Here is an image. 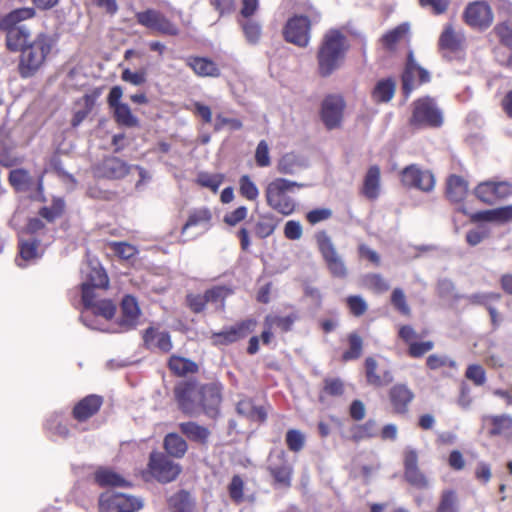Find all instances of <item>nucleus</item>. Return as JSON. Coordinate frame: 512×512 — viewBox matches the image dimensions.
I'll list each match as a JSON object with an SVG mask.
<instances>
[{
	"label": "nucleus",
	"mask_w": 512,
	"mask_h": 512,
	"mask_svg": "<svg viewBox=\"0 0 512 512\" xmlns=\"http://www.w3.org/2000/svg\"><path fill=\"white\" fill-rule=\"evenodd\" d=\"M395 93V83L391 79L380 80L372 93L376 102H388Z\"/></svg>",
	"instance_id": "e433bc0d"
},
{
	"label": "nucleus",
	"mask_w": 512,
	"mask_h": 512,
	"mask_svg": "<svg viewBox=\"0 0 512 512\" xmlns=\"http://www.w3.org/2000/svg\"><path fill=\"white\" fill-rule=\"evenodd\" d=\"M149 469L152 476L163 483L175 480L181 472L178 464L174 463L164 454L157 452L150 455Z\"/></svg>",
	"instance_id": "f8f14e48"
},
{
	"label": "nucleus",
	"mask_w": 512,
	"mask_h": 512,
	"mask_svg": "<svg viewBox=\"0 0 512 512\" xmlns=\"http://www.w3.org/2000/svg\"><path fill=\"white\" fill-rule=\"evenodd\" d=\"M222 385L213 382L198 388L193 383H182L175 387V396L181 410L194 415L202 408L206 414L215 415L222 401Z\"/></svg>",
	"instance_id": "f257e3e1"
},
{
	"label": "nucleus",
	"mask_w": 512,
	"mask_h": 512,
	"mask_svg": "<svg viewBox=\"0 0 512 512\" xmlns=\"http://www.w3.org/2000/svg\"><path fill=\"white\" fill-rule=\"evenodd\" d=\"M347 49V39L340 31L336 29L327 31L323 35L317 52L319 74L327 77L339 69Z\"/></svg>",
	"instance_id": "f03ea898"
},
{
	"label": "nucleus",
	"mask_w": 512,
	"mask_h": 512,
	"mask_svg": "<svg viewBox=\"0 0 512 512\" xmlns=\"http://www.w3.org/2000/svg\"><path fill=\"white\" fill-rule=\"evenodd\" d=\"M367 381L371 385L382 386L381 376L376 374L377 362L375 359L368 357L365 361Z\"/></svg>",
	"instance_id": "69168bd1"
},
{
	"label": "nucleus",
	"mask_w": 512,
	"mask_h": 512,
	"mask_svg": "<svg viewBox=\"0 0 512 512\" xmlns=\"http://www.w3.org/2000/svg\"><path fill=\"white\" fill-rule=\"evenodd\" d=\"M276 228V224L272 216H262L256 224L255 233L260 238L270 236Z\"/></svg>",
	"instance_id": "603ef678"
},
{
	"label": "nucleus",
	"mask_w": 512,
	"mask_h": 512,
	"mask_svg": "<svg viewBox=\"0 0 512 512\" xmlns=\"http://www.w3.org/2000/svg\"><path fill=\"white\" fill-rule=\"evenodd\" d=\"M404 477L406 481L418 489H427L429 481L418 466V453L407 447L404 451Z\"/></svg>",
	"instance_id": "2eb2a0df"
},
{
	"label": "nucleus",
	"mask_w": 512,
	"mask_h": 512,
	"mask_svg": "<svg viewBox=\"0 0 512 512\" xmlns=\"http://www.w3.org/2000/svg\"><path fill=\"white\" fill-rule=\"evenodd\" d=\"M347 304L351 313L355 316L363 315L367 310L365 300L360 296H350L347 298Z\"/></svg>",
	"instance_id": "338daca9"
},
{
	"label": "nucleus",
	"mask_w": 512,
	"mask_h": 512,
	"mask_svg": "<svg viewBox=\"0 0 512 512\" xmlns=\"http://www.w3.org/2000/svg\"><path fill=\"white\" fill-rule=\"evenodd\" d=\"M228 127L230 130H239L242 128V122L236 118H228L219 114L216 116L214 128L216 131Z\"/></svg>",
	"instance_id": "0e129e2a"
},
{
	"label": "nucleus",
	"mask_w": 512,
	"mask_h": 512,
	"mask_svg": "<svg viewBox=\"0 0 512 512\" xmlns=\"http://www.w3.org/2000/svg\"><path fill=\"white\" fill-rule=\"evenodd\" d=\"M168 504L172 512H192L194 507L189 493L185 491H180L171 496Z\"/></svg>",
	"instance_id": "f704fd0d"
},
{
	"label": "nucleus",
	"mask_w": 512,
	"mask_h": 512,
	"mask_svg": "<svg viewBox=\"0 0 512 512\" xmlns=\"http://www.w3.org/2000/svg\"><path fill=\"white\" fill-rule=\"evenodd\" d=\"M237 412L254 421H264L267 414L263 407H256L250 399H242L237 403Z\"/></svg>",
	"instance_id": "72a5a7b5"
},
{
	"label": "nucleus",
	"mask_w": 512,
	"mask_h": 512,
	"mask_svg": "<svg viewBox=\"0 0 512 512\" xmlns=\"http://www.w3.org/2000/svg\"><path fill=\"white\" fill-rule=\"evenodd\" d=\"M468 183L460 176L451 175L447 180L446 195L452 202H461L467 196Z\"/></svg>",
	"instance_id": "bb28decb"
},
{
	"label": "nucleus",
	"mask_w": 512,
	"mask_h": 512,
	"mask_svg": "<svg viewBox=\"0 0 512 512\" xmlns=\"http://www.w3.org/2000/svg\"><path fill=\"white\" fill-rule=\"evenodd\" d=\"M129 171V167L125 162L116 157H109L103 160L97 169L100 176L120 179L124 177Z\"/></svg>",
	"instance_id": "412c9836"
},
{
	"label": "nucleus",
	"mask_w": 512,
	"mask_h": 512,
	"mask_svg": "<svg viewBox=\"0 0 512 512\" xmlns=\"http://www.w3.org/2000/svg\"><path fill=\"white\" fill-rule=\"evenodd\" d=\"M350 349L343 354L345 361L357 359L362 352V339L359 335L352 333L349 336Z\"/></svg>",
	"instance_id": "5fc2aeb1"
},
{
	"label": "nucleus",
	"mask_w": 512,
	"mask_h": 512,
	"mask_svg": "<svg viewBox=\"0 0 512 512\" xmlns=\"http://www.w3.org/2000/svg\"><path fill=\"white\" fill-rule=\"evenodd\" d=\"M169 367L174 373L178 375H185L187 373H192L197 370V366L194 362L176 356L170 358Z\"/></svg>",
	"instance_id": "a19ab883"
},
{
	"label": "nucleus",
	"mask_w": 512,
	"mask_h": 512,
	"mask_svg": "<svg viewBox=\"0 0 512 512\" xmlns=\"http://www.w3.org/2000/svg\"><path fill=\"white\" fill-rule=\"evenodd\" d=\"M102 404V398L97 395H90L81 400L74 408V417L83 421L94 415Z\"/></svg>",
	"instance_id": "b1692460"
},
{
	"label": "nucleus",
	"mask_w": 512,
	"mask_h": 512,
	"mask_svg": "<svg viewBox=\"0 0 512 512\" xmlns=\"http://www.w3.org/2000/svg\"><path fill=\"white\" fill-rule=\"evenodd\" d=\"M430 81L429 72L418 65L413 57V53L410 52L408 55V61L406 68L402 75L403 91L406 95H409L413 89L422 83Z\"/></svg>",
	"instance_id": "dca6fc26"
},
{
	"label": "nucleus",
	"mask_w": 512,
	"mask_h": 512,
	"mask_svg": "<svg viewBox=\"0 0 512 512\" xmlns=\"http://www.w3.org/2000/svg\"><path fill=\"white\" fill-rule=\"evenodd\" d=\"M465 376L477 386L483 385L486 381L484 369L477 364L470 365L466 370Z\"/></svg>",
	"instance_id": "e2e57ef3"
},
{
	"label": "nucleus",
	"mask_w": 512,
	"mask_h": 512,
	"mask_svg": "<svg viewBox=\"0 0 512 512\" xmlns=\"http://www.w3.org/2000/svg\"><path fill=\"white\" fill-rule=\"evenodd\" d=\"M1 28L7 32L6 43L9 50H24L30 35V32L25 27V25H21L19 27L10 26Z\"/></svg>",
	"instance_id": "4be33fe9"
},
{
	"label": "nucleus",
	"mask_w": 512,
	"mask_h": 512,
	"mask_svg": "<svg viewBox=\"0 0 512 512\" xmlns=\"http://www.w3.org/2000/svg\"><path fill=\"white\" fill-rule=\"evenodd\" d=\"M19 254L21 260H16L17 265L19 267H25L26 264L23 263L36 259L38 255V244L36 241H20L19 243Z\"/></svg>",
	"instance_id": "4c0bfd02"
},
{
	"label": "nucleus",
	"mask_w": 512,
	"mask_h": 512,
	"mask_svg": "<svg viewBox=\"0 0 512 512\" xmlns=\"http://www.w3.org/2000/svg\"><path fill=\"white\" fill-rule=\"evenodd\" d=\"M409 31V25L404 23L386 33L383 38V44L387 48H392L399 40L405 37Z\"/></svg>",
	"instance_id": "de8ad7c7"
},
{
	"label": "nucleus",
	"mask_w": 512,
	"mask_h": 512,
	"mask_svg": "<svg viewBox=\"0 0 512 512\" xmlns=\"http://www.w3.org/2000/svg\"><path fill=\"white\" fill-rule=\"evenodd\" d=\"M463 35L456 32L451 26H446L439 39L442 50L457 51L463 42Z\"/></svg>",
	"instance_id": "473e14b6"
},
{
	"label": "nucleus",
	"mask_w": 512,
	"mask_h": 512,
	"mask_svg": "<svg viewBox=\"0 0 512 512\" xmlns=\"http://www.w3.org/2000/svg\"><path fill=\"white\" fill-rule=\"evenodd\" d=\"M457 496L455 491L446 490L442 493L441 501L437 512H457L456 510Z\"/></svg>",
	"instance_id": "4d7b16f0"
},
{
	"label": "nucleus",
	"mask_w": 512,
	"mask_h": 512,
	"mask_svg": "<svg viewBox=\"0 0 512 512\" xmlns=\"http://www.w3.org/2000/svg\"><path fill=\"white\" fill-rule=\"evenodd\" d=\"M286 444L291 451L298 452L304 447L305 436L301 431L291 429L286 434Z\"/></svg>",
	"instance_id": "864d4df0"
},
{
	"label": "nucleus",
	"mask_w": 512,
	"mask_h": 512,
	"mask_svg": "<svg viewBox=\"0 0 512 512\" xmlns=\"http://www.w3.org/2000/svg\"><path fill=\"white\" fill-rule=\"evenodd\" d=\"M303 183L291 181L286 178L277 177L267 183L264 194L267 205L276 212L288 216L295 210L297 203L289 196L295 188L300 189L305 187Z\"/></svg>",
	"instance_id": "7ed1b4c3"
},
{
	"label": "nucleus",
	"mask_w": 512,
	"mask_h": 512,
	"mask_svg": "<svg viewBox=\"0 0 512 512\" xmlns=\"http://www.w3.org/2000/svg\"><path fill=\"white\" fill-rule=\"evenodd\" d=\"M427 366L432 370L443 367L456 368V362L446 355L432 354L427 358Z\"/></svg>",
	"instance_id": "6e6d98bb"
},
{
	"label": "nucleus",
	"mask_w": 512,
	"mask_h": 512,
	"mask_svg": "<svg viewBox=\"0 0 512 512\" xmlns=\"http://www.w3.org/2000/svg\"><path fill=\"white\" fill-rule=\"evenodd\" d=\"M228 294L229 291L224 287H213L204 293V298L206 304H215L217 308H221Z\"/></svg>",
	"instance_id": "8fccbe9b"
},
{
	"label": "nucleus",
	"mask_w": 512,
	"mask_h": 512,
	"mask_svg": "<svg viewBox=\"0 0 512 512\" xmlns=\"http://www.w3.org/2000/svg\"><path fill=\"white\" fill-rule=\"evenodd\" d=\"M389 398L394 412L403 414L414 398L413 392L403 384H397L390 389Z\"/></svg>",
	"instance_id": "aec40b11"
},
{
	"label": "nucleus",
	"mask_w": 512,
	"mask_h": 512,
	"mask_svg": "<svg viewBox=\"0 0 512 512\" xmlns=\"http://www.w3.org/2000/svg\"><path fill=\"white\" fill-rule=\"evenodd\" d=\"M310 21L306 16L290 18L284 27V38L298 47H306L310 42Z\"/></svg>",
	"instance_id": "9b49d317"
},
{
	"label": "nucleus",
	"mask_w": 512,
	"mask_h": 512,
	"mask_svg": "<svg viewBox=\"0 0 512 512\" xmlns=\"http://www.w3.org/2000/svg\"><path fill=\"white\" fill-rule=\"evenodd\" d=\"M411 123L419 126L438 127L443 123V115L434 99L423 97L414 103Z\"/></svg>",
	"instance_id": "423d86ee"
},
{
	"label": "nucleus",
	"mask_w": 512,
	"mask_h": 512,
	"mask_svg": "<svg viewBox=\"0 0 512 512\" xmlns=\"http://www.w3.org/2000/svg\"><path fill=\"white\" fill-rule=\"evenodd\" d=\"M464 17L467 24L480 29L489 27L493 21L491 8L483 1L469 4L465 9Z\"/></svg>",
	"instance_id": "f3484780"
},
{
	"label": "nucleus",
	"mask_w": 512,
	"mask_h": 512,
	"mask_svg": "<svg viewBox=\"0 0 512 512\" xmlns=\"http://www.w3.org/2000/svg\"><path fill=\"white\" fill-rule=\"evenodd\" d=\"M84 311L82 312V321L84 325L91 329L95 330H103L97 323L90 321L89 317L92 315L101 316L106 320L111 319L115 312L116 306L115 304L108 299H99V295L93 294L90 295V301L83 302Z\"/></svg>",
	"instance_id": "6e6552de"
},
{
	"label": "nucleus",
	"mask_w": 512,
	"mask_h": 512,
	"mask_svg": "<svg viewBox=\"0 0 512 512\" xmlns=\"http://www.w3.org/2000/svg\"><path fill=\"white\" fill-rule=\"evenodd\" d=\"M256 321L253 319L245 320L235 326L230 327L213 335V341L215 344H229L233 343L241 338L246 337L250 332L254 330Z\"/></svg>",
	"instance_id": "6ab92c4d"
},
{
	"label": "nucleus",
	"mask_w": 512,
	"mask_h": 512,
	"mask_svg": "<svg viewBox=\"0 0 512 512\" xmlns=\"http://www.w3.org/2000/svg\"><path fill=\"white\" fill-rule=\"evenodd\" d=\"M377 434V426L374 420H368L362 425H356L352 428V437L355 440L374 437Z\"/></svg>",
	"instance_id": "a18cd8bd"
},
{
	"label": "nucleus",
	"mask_w": 512,
	"mask_h": 512,
	"mask_svg": "<svg viewBox=\"0 0 512 512\" xmlns=\"http://www.w3.org/2000/svg\"><path fill=\"white\" fill-rule=\"evenodd\" d=\"M96 482L101 486H124L126 481L117 473L101 469L95 474Z\"/></svg>",
	"instance_id": "58836bf2"
},
{
	"label": "nucleus",
	"mask_w": 512,
	"mask_h": 512,
	"mask_svg": "<svg viewBox=\"0 0 512 512\" xmlns=\"http://www.w3.org/2000/svg\"><path fill=\"white\" fill-rule=\"evenodd\" d=\"M187 65L201 77H218L220 70L218 66L207 58L195 57L187 60Z\"/></svg>",
	"instance_id": "cd10ccee"
},
{
	"label": "nucleus",
	"mask_w": 512,
	"mask_h": 512,
	"mask_svg": "<svg viewBox=\"0 0 512 512\" xmlns=\"http://www.w3.org/2000/svg\"><path fill=\"white\" fill-rule=\"evenodd\" d=\"M121 79L134 86H140L144 84L147 80L146 71L139 70L134 72L130 69H124L121 74Z\"/></svg>",
	"instance_id": "680f3d73"
},
{
	"label": "nucleus",
	"mask_w": 512,
	"mask_h": 512,
	"mask_svg": "<svg viewBox=\"0 0 512 512\" xmlns=\"http://www.w3.org/2000/svg\"><path fill=\"white\" fill-rule=\"evenodd\" d=\"M143 339L149 348H158L164 352H168L172 348L170 336L167 332L158 331L154 328H148L145 331Z\"/></svg>",
	"instance_id": "a878e982"
},
{
	"label": "nucleus",
	"mask_w": 512,
	"mask_h": 512,
	"mask_svg": "<svg viewBox=\"0 0 512 512\" xmlns=\"http://www.w3.org/2000/svg\"><path fill=\"white\" fill-rule=\"evenodd\" d=\"M316 241L329 272L334 277L345 278L348 274L347 267L336 251L331 238L325 232H320L316 235Z\"/></svg>",
	"instance_id": "0eeeda50"
},
{
	"label": "nucleus",
	"mask_w": 512,
	"mask_h": 512,
	"mask_svg": "<svg viewBox=\"0 0 512 512\" xmlns=\"http://www.w3.org/2000/svg\"><path fill=\"white\" fill-rule=\"evenodd\" d=\"M83 276L82 282V301H90V295L96 294L97 289L106 288L108 277L105 271L98 263L89 262L81 270Z\"/></svg>",
	"instance_id": "1a4fd4ad"
},
{
	"label": "nucleus",
	"mask_w": 512,
	"mask_h": 512,
	"mask_svg": "<svg viewBox=\"0 0 512 512\" xmlns=\"http://www.w3.org/2000/svg\"><path fill=\"white\" fill-rule=\"evenodd\" d=\"M99 507L101 512H137L143 507L140 498L107 491L100 496Z\"/></svg>",
	"instance_id": "39448f33"
},
{
	"label": "nucleus",
	"mask_w": 512,
	"mask_h": 512,
	"mask_svg": "<svg viewBox=\"0 0 512 512\" xmlns=\"http://www.w3.org/2000/svg\"><path fill=\"white\" fill-rule=\"evenodd\" d=\"M229 496L235 503H240L243 501L244 498V482L243 480L238 476L235 475L229 486H228Z\"/></svg>",
	"instance_id": "13d9d810"
},
{
	"label": "nucleus",
	"mask_w": 512,
	"mask_h": 512,
	"mask_svg": "<svg viewBox=\"0 0 512 512\" xmlns=\"http://www.w3.org/2000/svg\"><path fill=\"white\" fill-rule=\"evenodd\" d=\"M140 317V309L136 299L130 295L123 298L121 303V316L118 321L119 329L113 332H124L135 328Z\"/></svg>",
	"instance_id": "a211bd4d"
},
{
	"label": "nucleus",
	"mask_w": 512,
	"mask_h": 512,
	"mask_svg": "<svg viewBox=\"0 0 512 512\" xmlns=\"http://www.w3.org/2000/svg\"><path fill=\"white\" fill-rule=\"evenodd\" d=\"M255 161L259 167H268L271 164L269 146L265 140H261L257 145Z\"/></svg>",
	"instance_id": "052dcab7"
},
{
	"label": "nucleus",
	"mask_w": 512,
	"mask_h": 512,
	"mask_svg": "<svg viewBox=\"0 0 512 512\" xmlns=\"http://www.w3.org/2000/svg\"><path fill=\"white\" fill-rule=\"evenodd\" d=\"M108 245L118 257L124 260L132 259L138 252L135 246L126 242H110Z\"/></svg>",
	"instance_id": "09e8293b"
},
{
	"label": "nucleus",
	"mask_w": 512,
	"mask_h": 512,
	"mask_svg": "<svg viewBox=\"0 0 512 512\" xmlns=\"http://www.w3.org/2000/svg\"><path fill=\"white\" fill-rule=\"evenodd\" d=\"M401 182L406 187L417 188L424 192L433 190L435 186L433 174L428 170H421L415 164L409 165L402 170Z\"/></svg>",
	"instance_id": "ddd939ff"
},
{
	"label": "nucleus",
	"mask_w": 512,
	"mask_h": 512,
	"mask_svg": "<svg viewBox=\"0 0 512 512\" xmlns=\"http://www.w3.org/2000/svg\"><path fill=\"white\" fill-rule=\"evenodd\" d=\"M345 108L344 99L339 95L327 96L321 106V119L328 129L340 126Z\"/></svg>",
	"instance_id": "4468645a"
},
{
	"label": "nucleus",
	"mask_w": 512,
	"mask_h": 512,
	"mask_svg": "<svg viewBox=\"0 0 512 512\" xmlns=\"http://www.w3.org/2000/svg\"><path fill=\"white\" fill-rule=\"evenodd\" d=\"M270 472L279 485L285 488L290 487L292 475V467L290 465L283 464L279 467H270Z\"/></svg>",
	"instance_id": "c03bdc74"
},
{
	"label": "nucleus",
	"mask_w": 512,
	"mask_h": 512,
	"mask_svg": "<svg viewBox=\"0 0 512 512\" xmlns=\"http://www.w3.org/2000/svg\"><path fill=\"white\" fill-rule=\"evenodd\" d=\"M392 305L403 315H410V307L406 302V297L402 289L396 288L391 295Z\"/></svg>",
	"instance_id": "bf43d9fd"
},
{
	"label": "nucleus",
	"mask_w": 512,
	"mask_h": 512,
	"mask_svg": "<svg viewBox=\"0 0 512 512\" xmlns=\"http://www.w3.org/2000/svg\"><path fill=\"white\" fill-rule=\"evenodd\" d=\"M116 121L124 126L133 127L138 123L137 118L132 114L130 107L126 104H119L114 108Z\"/></svg>",
	"instance_id": "ea45409f"
},
{
	"label": "nucleus",
	"mask_w": 512,
	"mask_h": 512,
	"mask_svg": "<svg viewBox=\"0 0 512 512\" xmlns=\"http://www.w3.org/2000/svg\"><path fill=\"white\" fill-rule=\"evenodd\" d=\"M164 448L167 453L175 458H182L187 449L186 441L176 433H169L164 439Z\"/></svg>",
	"instance_id": "2f4dec72"
},
{
	"label": "nucleus",
	"mask_w": 512,
	"mask_h": 512,
	"mask_svg": "<svg viewBox=\"0 0 512 512\" xmlns=\"http://www.w3.org/2000/svg\"><path fill=\"white\" fill-rule=\"evenodd\" d=\"M295 320H296L295 315H288L285 317L269 315L265 319V326H267L269 329L277 327V328L281 329L282 331L286 332V331L290 330V328L293 325Z\"/></svg>",
	"instance_id": "49530a36"
},
{
	"label": "nucleus",
	"mask_w": 512,
	"mask_h": 512,
	"mask_svg": "<svg viewBox=\"0 0 512 512\" xmlns=\"http://www.w3.org/2000/svg\"><path fill=\"white\" fill-rule=\"evenodd\" d=\"M363 195L370 199L375 200L380 195V169L378 166H371L364 178Z\"/></svg>",
	"instance_id": "393cba45"
},
{
	"label": "nucleus",
	"mask_w": 512,
	"mask_h": 512,
	"mask_svg": "<svg viewBox=\"0 0 512 512\" xmlns=\"http://www.w3.org/2000/svg\"><path fill=\"white\" fill-rule=\"evenodd\" d=\"M34 15L35 10L30 7L15 9L2 19L0 27H19L20 25H18V23L23 20L30 19Z\"/></svg>",
	"instance_id": "c9c22d12"
},
{
	"label": "nucleus",
	"mask_w": 512,
	"mask_h": 512,
	"mask_svg": "<svg viewBox=\"0 0 512 512\" xmlns=\"http://www.w3.org/2000/svg\"><path fill=\"white\" fill-rule=\"evenodd\" d=\"M494 182L487 181L480 183L475 189V195L481 201L487 204H493L495 202V193H494Z\"/></svg>",
	"instance_id": "3c124183"
},
{
	"label": "nucleus",
	"mask_w": 512,
	"mask_h": 512,
	"mask_svg": "<svg viewBox=\"0 0 512 512\" xmlns=\"http://www.w3.org/2000/svg\"><path fill=\"white\" fill-rule=\"evenodd\" d=\"M488 419L492 425L491 435H502L512 428V417L509 415L491 416Z\"/></svg>",
	"instance_id": "79ce46f5"
},
{
	"label": "nucleus",
	"mask_w": 512,
	"mask_h": 512,
	"mask_svg": "<svg viewBox=\"0 0 512 512\" xmlns=\"http://www.w3.org/2000/svg\"><path fill=\"white\" fill-rule=\"evenodd\" d=\"M211 220V213L207 208L193 210L182 227L181 234L186 235L192 227H198L206 230Z\"/></svg>",
	"instance_id": "7c9ffc66"
},
{
	"label": "nucleus",
	"mask_w": 512,
	"mask_h": 512,
	"mask_svg": "<svg viewBox=\"0 0 512 512\" xmlns=\"http://www.w3.org/2000/svg\"><path fill=\"white\" fill-rule=\"evenodd\" d=\"M137 22L152 30L153 32L176 36L179 34V28L172 23L164 14L154 9H147L136 13Z\"/></svg>",
	"instance_id": "9d476101"
},
{
	"label": "nucleus",
	"mask_w": 512,
	"mask_h": 512,
	"mask_svg": "<svg viewBox=\"0 0 512 512\" xmlns=\"http://www.w3.org/2000/svg\"><path fill=\"white\" fill-rule=\"evenodd\" d=\"M496 32L502 43L512 48V22H504L496 27Z\"/></svg>",
	"instance_id": "774afa93"
},
{
	"label": "nucleus",
	"mask_w": 512,
	"mask_h": 512,
	"mask_svg": "<svg viewBox=\"0 0 512 512\" xmlns=\"http://www.w3.org/2000/svg\"><path fill=\"white\" fill-rule=\"evenodd\" d=\"M307 167L306 161L294 153H286L277 161L276 169L280 174L295 175Z\"/></svg>",
	"instance_id": "5701e85b"
},
{
	"label": "nucleus",
	"mask_w": 512,
	"mask_h": 512,
	"mask_svg": "<svg viewBox=\"0 0 512 512\" xmlns=\"http://www.w3.org/2000/svg\"><path fill=\"white\" fill-rule=\"evenodd\" d=\"M57 41L58 37L55 33H39L22 52V74L27 76L37 70L44 63Z\"/></svg>",
	"instance_id": "20e7f679"
},
{
	"label": "nucleus",
	"mask_w": 512,
	"mask_h": 512,
	"mask_svg": "<svg viewBox=\"0 0 512 512\" xmlns=\"http://www.w3.org/2000/svg\"><path fill=\"white\" fill-rule=\"evenodd\" d=\"M181 432L191 441L205 444L210 436L208 428L195 422H183L179 424Z\"/></svg>",
	"instance_id": "c756f323"
},
{
	"label": "nucleus",
	"mask_w": 512,
	"mask_h": 512,
	"mask_svg": "<svg viewBox=\"0 0 512 512\" xmlns=\"http://www.w3.org/2000/svg\"><path fill=\"white\" fill-rule=\"evenodd\" d=\"M475 220L504 223L512 220V205L478 212Z\"/></svg>",
	"instance_id": "c85d7f7f"
},
{
	"label": "nucleus",
	"mask_w": 512,
	"mask_h": 512,
	"mask_svg": "<svg viewBox=\"0 0 512 512\" xmlns=\"http://www.w3.org/2000/svg\"><path fill=\"white\" fill-rule=\"evenodd\" d=\"M239 190L247 200L255 201L259 196V189L248 175H243L239 179Z\"/></svg>",
	"instance_id": "37998d69"
}]
</instances>
